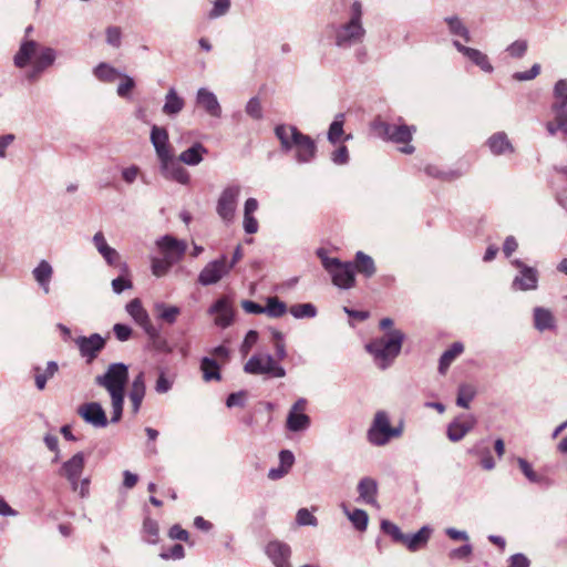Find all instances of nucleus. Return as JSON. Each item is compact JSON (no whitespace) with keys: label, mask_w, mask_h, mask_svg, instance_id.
Wrapping results in <instances>:
<instances>
[{"label":"nucleus","mask_w":567,"mask_h":567,"mask_svg":"<svg viewBox=\"0 0 567 567\" xmlns=\"http://www.w3.org/2000/svg\"><path fill=\"white\" fill-rule=\"evenodd\" d=\"M275 134L280 141L281 150L285 152H295V159L299 164L310 163L317 153V145L315 141L296 126L280 124L276 126Z\"/></svg>","instance_id":"nucleus-1"},{"label":"nucleus","mask_w":567,"mask_h":567,"mask_svg":"<svg viewBox=\"0 0 567 567\" xmlns=\"http://www.w3.org/2000/svg\"><path fill=\"white\" fill-rule=\"evenodd\" d=\"M403 341L404 333L399 329H392L367 343L365 350L373 357L375 365L385 370L400 354Z\"/></svg>","instance_id":"nucleus-2"},{"label":"nucleus","mask_w":567,"mask_h":567,"mask_svg":"<svg viewBox=\"0 0 567 567\" xmlns=\"http://www.w3.org/2000/svg\"><path fill=\"white\" fill-rule=\"evenodd\" d=\"M336 45L339 48H350L361 43L365 37V29L362 25V4L354 1L350 9L349 20L339 25L336 31Z\"/></svg>","instance_id":"nucleus-3"},{"label":"nucleus","mask_w":567,"mask_h":567,"mask_svg":"<svg viewBox=\"0 0 567 567\" xmlns=\"http://www.w3.org/2000/svg\"><path fill=\"white\" fill-rule=\"evenodd\" d=\"M371 127L379 137L396 144H404V146L399 148L400 152L404 154H412L414 152V146L409 144L412 140V134L415 131L414 126L405 124H390L377 118L372 122Z\"/></svg>","instance_id":"nucleus-4"},{"label":"nucleus","mask_w":567,"mask_h":567,"mask_svg":"<svg viewBox=\"0 0 567 567\" xmlns=\"http://www.w3.org/2000/svg\"><path fill=\"white\" fill-rule=\"evenodd\" d=\"M403 433V424L391 426L389 414L381 410L374 414L373 421L368 430V441L374 446H384L392 439H398Z\"/></svg>","instance_id":"nucleus-5"},{"label":"nucleus","mask_w":567,"mask_h":567,"mask_svg":"<svg viewBox=\"0 0 567 567\" xmlns=\"http://www.w3.org/2000/svg\"><path fill=\"white\" fill-rule=\"evenodd\" d=\"M128 380V368L124 363H111L102 375L95 377V383L104 388L111 398H121L125 394Z\"/></svg>","instance_id":"nucleus-6"},{"label":"nucleus","mask_w":567,"mask_h":567,"mask_svg":"<svg viewBox=\"0 0 567 567\" xmlns=\"http://www.w3.org/2000/svg\"><path fill=\"white\" fill-rule=\"evenodd\" d=\"M318 257L322 266L330 274L333 285L341 289H350L354 286V266L352 262H342L338 258L326 256L322 249L318 250Z\"/></svg>","instance_id":"nucleus-7"},{"label":"nucleus","mask_w":567,"mask_h":567,"mask_svg":"<svg viewBox=\"0 0 567 567\" xmlns=\"http://www.w3.org/2000/svg\"><path fill=\"white\" fill-rule=\"evenodd\" d=\"M244 371L252 375H265L267 378H284L286 370L276 359L268 353H256L249 358L244 365Z\"/></svg>","instance_id":"nucleus-8"},{"label":"nucleus","mask_w":567,"mask_h":567,"mask_svg":"<svg viewBox=\"0 0 567 567\" xmlns=\"http://www.w3.org/2000/svg\"><path fill=\"white\" fill-rule=\"evenodd\" d=\"M239 185H229L223 189L217 200L216 212L217 215L225 223H233L235 219L238 198L240 195Z\"/></svg>","instance_id":"nucleus-9"},{"label":"nucleus","mask_w":567,"mask_h":567,"mask_svg":"<svg viewBox=\"0 0 567 567\" xmlns=\"http://www.w3.org/2000/svg\"><path fill=\"white\" fill-rule=\"evenodd\" d=\"M155 244L162 257L167 258L174 265L183 259L187 250V243L172 235L159 237Z\"/></svg>","instance_id":"nucleus-10"},{"label":"nucleus","mask_w":567,"mask_h":567,"mask_svg":"<svg viewBox=\"0 0 567 567\" xmlns=\"http://www.w3.org/2000/svg\"><path fill=\"white\" fill-rule=\"evenodd\" d=\"M161 175L168 181L176 182L182 185H188L190 176L182 163L172 154L159 159Z\"/></svg>","instance_id":"nucleus-11"},{"label":"nucleus","mask_w":567,"mask_h":567,"mask_svg":"<svg viewBox=\"0 0 567 567\" xmlns=\"http://www.w3.org/2000/svg\"><path fill=\"white\" fill-rule=\"evenodd\" d=\"M307 408V400L303 398L298 399L290 408L287 420L286 429L290 432H303L310 427V416L305 413Z\"/></svg>","instance_id":"nucleus-12"},{"label":"nucleus","mask_w":567,"mask_h":567,"mask_svg":"<svg viewBox=\"0 0 567 567\" xmlns=\"http://www.w3.org/2000/svg\"><path fill=\"white\" fill-rule=\"evenodd\" d=\"M229 274L227 267V258L223 255L220 258L209 261L199 272L197 281L199 285L206 287L215 285Z\"/></svg>","instance_id":"nucleus-13"},{"label":"nucleus","mask_w":567,"mask_h":567,"mask_svg":"<svg viewBox=\"0 0 567 567\" xmlns=\"http://www.w3.org/2000/svg\"><path fill=\"white\" fill-rule=\"evenodd\" d=\"M512 265L518 269V275L513 279L512 289L520 291L535 290L538 286V271L519 259L513 260Z\"/></svg>","instance_id":"nucleus-14"},{"label":"nucleus","mask_w":567,"mask_h":567,"mask_svg":"<svg viewBox=\"0 0 567 567\" xmlns=\"http://www.w3.org/2000/svg\"><path fill=\"white\" fill-rule=\"evenodd\" d=\"M85 466V456L78 452L70 460L65 461L59 474L68 480L73 491H78V480H80Z\"/></svg>","instance_id":"nucleus-15"},{"label":"nucleus","mask_w":567,"mask_h":567,"mask_svg":"<svg viewBox=\"0 0 567 567\" xmlns=\"http://www.w3.org/2000/svg\"><path fill=\"white\" fill-rule=\"evenodd\" d=\"M207 312L215 316L214 323L221 329L230 327L234 322L235 311L226 297L217 299Z\"/></svg>","instance_id":"nucleus-16"},{"label":"nucleus","mask_w":567,"mask_h":567,"mask_svg":"<svg viewBox=\"0 0 567 567\" xmlns=\"http://www.w3.org/2000/svg\"><path fill=\"white\" fill-rule=\"evenodd\" d=\"M78 414L90 425L103 429L109 424L106 413L99 402H89L78 408Z\"/></svg>","instance_id":"nucleus-17"},{"label":"nucleus","mask_w":567,"mask_h":567,"mask_svg":"<svg viewBox=\"0 0 567 567\" xmlns=\"http://www.w3.org/2000/svg\"><path fill=\"white\" fill-rule=\"evenodd\" d=\"M74 342L78 346L81 355L86 359L87 363H91L96 359L97 354L105 347V339L99 333H93L90 337H78Z\"/></svg>","instance_id":"nucleus-18"},{"label":"nucleus","mask_w":567,"mask_h":567,"mask_svg":"<svg viewBox=\"0 0 567 567\" xmlns=\"http://www.w3.org/2000/svg\"><path fill=\"white\" fill-rule=\"evenodd\" d=\"M196 104L212 117L218 118L221 116V106L217 96L206 87L198 89Z\"/></svg>","instance_id":"nucleus-19"},{"label":"nucleus","mask_w":567,"mask_h":567,"mask_svg":"<svg viewBox=\"0 0 567 567\" xmlns=\"http://www.w3.org/2000/svg\"><path fill=\"white\" fill-rule=\"evenodd\" d=\"M266 554L276 567H290V547L281 542H270L266 547Z\"/></svg>","instance_id":"nucleus-20"},{"label":"nucleus","mask_w":567,"mask_h":567,"mask_svg":"<svg viewBox=\"0 0 567 567\" xmlns=\"http://www.w3.org/2000/svg\"><path fill=\"white\" fill-rule=\"evenodd\" d=\"M93 244L96 250L101 254L107 265L117 266L120 265V254L106 243V239L102 231L95 233L93 236Z\"/></svg>","instance_id":"nucleus-21"},{"label":"nucleus","mask_w":567,"mask_h":567,"mask_svg":"<svg viewBox=\"0 0 567 567\" xmlns=\"http://www.w3.org/2000/svg\"><path fill=\"white\" fill-rule=\"evenodd\" d=\"M475 420L472 416H467L464 420L456 419L451 422L447 426V437L452 442L461 441L473 427Z\"/></svg>","instance_id":"nucleus-22"},{"label":"nucleus","mask_w":567,"mask_h":567,"mask_svg":"<svg viewBox=\"0 0 567 567\" xmlns=\"http://www.w3.org/2000/svg\"><path fill=\"white\" fill-rule=\"evenodd\" d=\"M151 142L158 159L172 154L168 148V133L164 127L154 125L151 131Z\"/></svg>","instance_id":"nucleus-23"},{"label":"nucleus","mask_w":567,"mask_h":567,"mask_svg":"<svg viewBox=\"0 0 567 567\" xmlns=\"http://www.w3.org/2000/svg\"><path fill=\"white\" fill-rule=\"evenodd\" d=\"M32 275L43 292L48 295L50 292V281L53 276V268L50 262L47 260H41L32 270Z\"/></svg>","instance_id":"nucleus-24"},{"label":"nucleus","mask_w":567,"mask_h":567,"mask_svg":"<svg viewBox=\"0 0 567 567\" xmlns=\"http://www.w3.org/2000/svg\"><path fill=\"white\" fill-rule=\"evenodd\" d=\"M207 148L199 142L193 144L189 148L183 151L177 159L185 165L196 166L204 159Z\"/></svg>","instance_id":"nucleus-25"},{"label":"nucleus","mask_w":567,"mask_h":567,"mask_svg":"<svg viewBox=\"0 0 567 567\" xmlns=\"http://www.w3.org/2000/svg\"><path fill=\"white\" fill-rule=\"evenodd\" d=\"M359 497L364 503L373 506H378L377 493L378 483L371 477H363L358 484Z\"/></svg>","instance_id":"nucleus-26"},{"label":"nucleus","mask_w":567,"mask_h":567,"mask_svg":"<svg viewBox=\"0 0 567 567\" xmlns=\"http://www.w3.org/2000/svg\"><path fill=\"white\" fill-rule=\"evenodd\" d=\"M432 529L429 526H423L417 533L408 535L404 534V539L401 544L405 545L409 550L416 551L424 547L430 539Z\"/></svg>","instance_id":"nucleus-27"},{"label":"nucleus","mask_w":567,"mask_h":567,"mask_svg":"<svg viewBox=\"0 0 567 567\" xmlns=\"http://www.w3.org/2000/svg\"><path fill=\"white\" fill-rule=\"evenodd\" d=\"M184 106V99L177 94L174 87H171L165 95V102L162 109L163 113L167 116L173 117L179 114Z\"/></svg>","instance_id":"nucleus-28"},{"label":"nucleus","mask_w":567,"mask_h":567,"mask_svg":"<svg viewBox=\"0 0 567 567\" xmlns=\"http://www.w3.org/2000/svg\"><path fill=\"white\" fill-rule=\"evenodd\" d=\"M534 327L540 332L555 329L556 320L553 312L543 307L534 308Z\"/></svg>","instance_id":"nucleus-29"},{"label":"nucleus","mask_w":567,"mask_h":567,"mask_svg":"<svg viewBox=\"0 0 567 567\" xmlns=\"http://www.w3.org/2000/svg\"><path fill=\"white\" fill-rule=\"evenodd\" d=\"M487 145L494 155H502L506 152H513V145L511 144L507 135L504 132L493 134L487 140Z\"/></svg>","instance_id":"nucleus-30"},{"label":"nucleus","mask_w":567,"mask_h":567,"mask_svg":"<svg viewBox=\"0 0 567 567\" xmlns=\"http://www.w3.org/2000/svg\"><path fill=\"white\" fill-rule=\"evenodd\" d=\"M39 48L38 42L33 40H27L21 43L19 51L14 55V64L18 68H24L35 54Z\"/></svg>","instance_id":"nucleus-31"},{"label":"nucleus","mask_w":567,"mask_h":567,"mask_svg":"<svg viewBox=\"0 0 567 567\" xmlns=\"http://www.w3.org/2000/svg\"><path fill=\"white\" fill-rule=\"evenodd\" d=\"M154 310L156 312L157 319L168 324H174L181 315V308L177 306L167 305L165 302H156L154 305Z\"/></svg>","instance_id":"nucleus-32"},{"label":"nucleus","mask_w":567,"mask_h":567,"mask_svg":"<svg viewBox=\"0 0 567 567\" xmlns=\"http://www.w3.org/2000/svg\"><path fill=\"white\" fill-rule=\"evenodd\" d=\"M464 347L461 342H454L450 349L443 352L439 362V372L444 374L452 362L463 352Z\"/></svg>","instance_id":"nucleus-33"},{"label":"nucleus","mask_w":567,"mask_h":567,"mask_svg":"<svg viewBox=\"0 0 567 567\" xmlns=\"http://www.w3.org/2000/svg\"><path fill=\"white\" fill-rule=\"evenodd\" d=\"M353 266L360 274L368 278L372 277L377 271L373 259L363 251H358L355 254V265Z\"/></svg>","instance_id":"nucleus-34"},{"label":"nucleus","mask_w":567,"mask_h":567,"mask_svg":"<svg viewBox=\"0 0 567 567\" xmlns=\"http://www.w3.org/2000/svg\"><path fill=\"white\" fill-rule=\"evenodd\" d=\"M35 386L39 390H43L45 388L47 381L51 379L59 370L58 363L55 361H49L47 364V369L42 372L39 367L35 369Z\"/></svg>","instance_id":"nucleus-35"},{"label":"nucleus","mask_w":567,"mask_h":567,"mask_svg":"<svg viewBox=\"0 0 567 567\" xmlns=\"http://www.w3.org/2000/svg\"><path fill=\"white\" fill-rule=\"evenodd\" d=\"M123 275L118 276L117 278L113 279L111 285L112 289L115 293L120 295L126 289L133 288V282L131 278L128 277V266L126 262H122L118 265Z\"/></svg>","instance_id":"nucleus-36"},{"label":"nucleus","mask_w":567,"mask_h":567,"mask_svg":"<svg viewBox=\"0 0 567 567\" xmlns=\"http://www.w3.org/2000/svg\"><path fill=\"white\" fill-rule=\"evenodd\" d=\"M93 74L100 81L111 83L120 78L122 73L110 64L102 62L94 68Z\"/></svg>","instance_id":"nucleus-37"},{"label":"nucleus","mask_w":567,"mask_h":567,"mask_svg":"<svg viewBox=\"0 0 567 567\" xmlns=\"http://www.w3.org/2000/svg\"><path fill=\"white\" fill-rule=\"evenodd\" d=\"M342 508L344 514L358 530L363 532L367 529L369 516L365 511L357 508L353 512H350L346 505H343Z\"/></svg>","instance_id":"nucleus-38"},{"label":"nucleus","mask_w":567,"mask_h":567,"mask_svg":"<svg viewBox=\"0 0 567 567\" xmlns=\"http://www.w3.org/2000/svg\"><path fill=\"white\" fill-rule=\"evenodd\" d=\"M200 370L203 371V378L205 381L220 380L219 365L216 360L205 357L200 362Z\"/></svg>","instance_id":"nucleus-39"},{"label":"nucleus","mask_w":567,"mask_h":567,"mask_svg":"<svg viewBox=\"0 0 567 567\" xmlns=\"http://www.w3.org/2000/svg\"><path fill=\"white\" fill-rule=\"evenodd\" d=\"M444 21L447 23L452 34L462 37L466 42L471 41L470 31L458 17H446Z\"/></svg>","instance_id":"nucleus-40"},{"label":"nucleus","mask_w":567,"mask_h":567,"mask_svg":"<svg viewBox=\"0 0 567 567\" xmlns=\"http://www.w3.org/2000/svg\"><path fill=\"white\" fill-rule=\"evenodd\" d=\"M127 313L134 319L137 324L145 322L150 318L147 311L143 308L140 299L135 298L126 305Z\"/></svg>","instance_id":"nucleus-41"},{"label":"nucleus","mask_w":567,"mask_h":567,"mask_svg":"<svg viewBox=\"0 0 567 567\" xmlns=\"http://www.w3.org/2000/svg\"><path fill=\"white\" fill-rule=\"evenodd\" d=\"M287 312V305L277 297L267 298L265 313L270 318H280Z\"/></svg>","instance_id":"nucleus-42"},{"label":"nucleus","mask_w":567,"mask_h":567,"mask_svg":"<svg viewBox=\"0 0 567 567\" xmlns=\"http://www.w3.org/2000/svg\"><path fill=\"white\" fill-rule=\"evenodd\" d=\"M174 266L172 261H169L167 258L163 257H152L151 258V270L152 275L156 278H162L166 276L171 268Z\"/></svg>","instance_id":"nucleus-43"},{"label":"nucleus","mask_w":567,"mask_h":567,"mask_svg":"<svg viewBox=\"0 0 567 567\" xmlns=\"http://www.w3.org/2000/svg\"><path fill=\"white\" fill-rule=\"evenodd\" d=\"M476 395V389L475 386L471 384H461L458 386L457 398H456V404L461 408L468 409L470 403Z\"/></svg>","instance_id":"nucleus-44"},{"label":"nucleus","mask_w":567,"mask_h":567,"mask_svg":"<svg viewBox=\"0 0 567 567\" xmlns=\"http://www.w3.org/2000/svg\"><path fill=\"white\" fill-rule=\"evenodd\" d=\"M482 443H483V441L477 443L475 446H473L468 452L472 454L482 456V460H481L482 467L486 471H492L493 468H495L496 463L491 454L489 449L481 447Z\"/></svg>","instance_id":"nucleus-45"},{"label":"nucleus","mask_w":567,"mask_h":567,"mask_svg":"<svg viewBox=\"0 0 567 567\" xmlns=\"http://www.w3.org/2000/svg\"><path fill=\"white\" fill-rule=\"evenodd\" d=\"M465 56L484 72L491 73L493 71V66L489 63L487 55L480 50L470 48Z\"/></svg>","instance_id":"nucleus-46"},{"label":"nucleus","mask_w":567,"mask_h":567,"mask_svg":"<svg viewBox=\"0 0 567 567\" xmlns=\"http://www.w3.org/2000/svg\"><path fill=\"white\" fill-rule=\"evenodd\" d=\"M56 59V52L54 49L50 47L42 48L40 51V54L34 61V65L38 66V69L45 70L47 68L51 66Z\"/></svg>","instance_id":"nucleus-47"},{"label":"nucleus","mask_w":567,"mask_h":567,"mask_svg":"<svg viewBox=\"0 0 567 567\" xmlns=\"http://www.w3.org/2000/svg\"><path fill=\"white\" fill-rule=\"evenodd\" d=\"M289 312L296 319L313 318L317 316V308L310 302L297 303L289 308Z\"/></svg>","instance_id":"nucleus-48"},{"label":"nucleus","mask_w":567,"mask_h":567,"mask_svg":"<svg viewBox=\"0 0 567 567\" xmlns=\"http://www.w3.org/2000/svg\"><path fill=\"white\" fill-rule=\"evenodd\" d=\"M343 122H344V115L342 113H339L333 122L330 124L329 131H328V140L331 143H337L341 135L343 134Z\"/></svg>","instance_id":"nucleus-49"},{"label":"nucleus","mask_w":567,"mask_h":567,"mask_svg":"<svg viewBox=\"0 0 567 567\" xmlns=\"http://www.w3.org/2000/svg\"><path fill=\"white\" fill-rule=\"evenodd\" d=\"M246 114L255 121H260L264 117L261 101L258 96L251 97L246 106Z\"/></svg>","instance_id":"nucleus-50"},{"label":"nucleus","mask_w":567,"mask_h":567,"mask_svg":"<svg viewBox=\"0 0 567 567\" xmlns=\"http://www.w3.org/2000/svg\"><path fill=\"white\" fill-rule=\"evenodd\" d=\"M146 392L144 373L140 372L133 380L128 393L130 398L144 399Z\"/></svg>","instance_id":"nucleus-51"},{"label":"nucleus","mask_w":567,"mask_h":567,"mask_svg":"<svg viewBox=\"0 0 567 567\" xmlns=\"http://www.w3.org/2000/svg\"><path fill=\"white\" fill-rule=\"evenodd\" d=\"M425 173L435 178H440L442 181H453L460 176L458 173L453 171H442L437 166L434 165H427L425 167Z\"/></svg>","instance_id":"nucleus-52"},{"label":"nucleus","mask_w":567,"mask_h":567,"mask_svg":"<svg viewBox=\"0 0 567 567\" xmlns=\"http://www.w3.org/2000/svg\"><path fill=\"white\" fill-rule=\"evenodd\" d=\"M381 529L390 535L396 543H401L404 539V533L401 532L398 525L390 520L383 519L381 522Z\"/></svg>","instance_id":"nucleus-53"},{"label":"nucleus","mask_w":567,"mask_h":567,"mask_svg":"<svg viewBox=\"0 0 567 567\" xmlns=\"http://www.w3.org/2000/svg\"><path fill=\"white\" fill-rule=\"evenodd\" d=\"M143 529L147 535V542L151 544H156L158 540L159 528L156 520L152 518H145L143 524Z\"/></svg>","instance_id":"nucleus-54"},{"label":"nucleus","mask_w":567,"mask_h":567,"mask_svg":"<svg viewBox=\"0 0 567 567\" xmlns=\"http://www.w3.org/2000/svg\"><path fill=\"white\" fill-rule=\"evenodd\" d=\"M120 78L122 79V82L118 84L116 93L118 96L127 99L130 97V92L135 86L134 79L123 73L120 75Z\"/></svg>","instance_id":"nucleus-55"},{"label":"nucleus","mask_w":567,"mask_h":567,"mask_svg":"<svg viewBox=\"0 0 567 567\" xmlns=\"http://www.w3.org/2000/svg\"><path fill=\"white\" fill-rule=\"evenodd\" d=\"M296 523L299 526H312L318 525V519L307 508H300L296 515Z\"/></svg>","instance_id":"nucleus-56"},{"label":"nucleus","mask_w":567,"mask_h":567,"mask_svg":"<svg viewBox=\"0 0 567 567\" xmlns=\"http://www.w3.org/2000/svg\"><path fill=\"white\" fill-rule=\"evenodd\" d=\"M518 466L527 480L532 483L540 482V476L533 470L532 465L522 457L517 458Z\"/></svg>","instance_id":"nucleus-57"},{"label":"nucleus","mask_w":567,"mask_h":567,"mask_svg":"<svg viewBox=\"0 0 567 567\" xmlns=\"http://www.w3.org/2000/svg\"><path fill=\"white\" fill-rule=\"evenodd\" d=\"M105 34L107 44L113 48H120L122 39L121 28L111 25L106 29Z\"/></svg>","instance_id":"nucleus-58"},{"label":"nucleus","mask_w":567,"mask_h":567,"mask_svg":"<svg viewBox=\"0 0 567 567\" xmlns=\"http://www.w3.org/2000/svg\"><path fill=\"white\" fill-rule=\"evenodd\" d=\"M173 380L167 378L166 373L161 370L155 384V391L159 394L167 393L173 386Z\"/></svg>","instance_id":"nucleus-59"},{"label":"nucleus","mask_w":567,"mask_h":567,"mask_svg":"<svg viewBox=\"0 0 567 567\" xmlns=\"http://www.w3.org/2000/svg\"><path fill=\"white\" fill-rule=\"evenodd\" d=\"M528 44L525 40H517L509 44L506 49L508 54L513 58H522L527 51Z\"/></svg>","instance_id":"nucleus-60"},{"label":"nucleus","mask_w":567,"mask_h":567,"mask_svg":"<svg viewBox=\"0 0 567 567\" xmlns=\"http://www.w3.org/2000/svg\"><path fill=\"white\" fill-rule=\"evenodd\" d=\"M230 8V1L229 0H215L214 7L212 11L209 12L210 19H216L221 16H225Z\"/></svg>","instance_id":"nucleus-61"},{"label":"nucleus","mask_w":567,"mask_h":567,"mask_svg":"<svg viewBox=\"0 0 567 567\" xmlns=\"http://www.w3.org/2000/svg\"><path fill=\"white\" fill-rule=\"evenodd\" d=\"M247 399V392L246 391H239L230 393L226 400V405L228 408L234 406H244Z\"/></svg>","instance_id":"nucleus-62"},{"label":"nucleus","mask_w":567,"mask_h":567,"mask_svg":"<svg viewBox=\"0 0 567 567\" xmlns=\"http://www.w3.org/2000/svg\"><path fill=\"white\" fill-rule=\"evenodd\" d=\"M555 102H564L567 100V80H559L554 87Z\"/></svg>","instance_id":"nucleus-63"},{"label":"nucleus","mask_w":567,"mask_h":567,"mask_svg":"<svg viewBox=\"0 0 567 567\" xmlns=\"http://www.w3.org/2000/svg\"><path fill=\"white\" fill-rule=\"evenodd\" d=\"M530 560L524 554H514L508 559L507 567H529Z\"/></svg>","instance_id":"nucleus-64"}]
</instances>
